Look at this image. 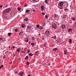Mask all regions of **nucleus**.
<instances>
[{
    "label": "nucleus",
    "instance_id": "obj_1",
    "mask_svg": "<svg viewBox=\"0 0 76 76\" xmlns=\"http://www.w3.org/2000/svg\"><path fill=\"white\" fill-rule=\"evenodd\" d=\"M2 12L3 14H6V13H12V10H11V9L10 8H8V9L5 10V11H3Z\"/></svg>",
    "mask_w": 76,
    "mask_h": 76
},
{
    "label": "nucleus",
    "instance_id": "obj_2",
    "mask_svg": "<svg viewBox=\"0 0 76 76\" xmlns=\"http://www.w3.org/2000/svg\"><path fill=\"white\" fill-rule=\"evenodd\" d=\"M45 2L47 4H48V5H49V4H51V1L50 0H45Z\"/></svg>",
    "mask_w": 76,
    "mask_h": 76
},
{
    "label": "nucleus",
    "instance_id": "obj_3",
    "mask_svg": "<svg viewBox=\"0 0 76 76\" xmlns=\"http://www.w3.org/2000/svg\"><path fill=\"white\" fill-rule=\"evenodd\" d=\"M64 4V3H63V2L62 1H61L60 2H59L58 3V6H60L61 7H63V5Z\"/></svg>",
    "mask_w": 76,
    "mask_h": 76
},
{
    "label": "nucleus",
    "instance_id": "obj_4",
    "mask_svg": "<svg viewBox=\"0 0 76 76\" xmlns=\"http://www.w3.org/2000/svg\"><path fill=\"white\" fill-rule=\"evenodd\" d=\"M50 32L48 30L46 31L45 33V35H50Z\"/></svg>",
    "mask_w": 76,
    "mask_h": 76
},
{
    "label": "nucleus",
    "instance_id": "obj_5",
    "mask_svg": "<svg viewBox=\"0 0 76 76\" xmlns=\"http://www.w3.org/2000/svg\"><path fill=\"white\" fill-rule=\"evenodd\" d=\"M52 27L53 29H56L57 28V25L56 24H53L52 26Z\"/></svg>",
    "mask_w": 76,
    "mask_h": 76
},
{
    "label": "nucleus",
    "instance_id": "obj_6",
    "mask_svg": "<svg viewBox=\"0 0 76 76\" xmlns=\"http://www.w3.org/2000/svg\"><path fill=\"white\" fill-rule=\"evenodd\" d=\"M63 7H64V8L67 7H68V4L67 3L64 4Z\"/></svg>",
    "mask_w": 76,
    "mask_h": 76
},
{
    "label": "nucleus",
    "instance_id": "obj_7",
    "mask_svg": "<svg viewBox=\"0 0 76 76\" xmlns=\"http://www.w3.org/2000/svg\"><path fill=\"white\" fill-rule=\"evenodd\" d=\"M40 7L41 10H45V8L43 5H42Z\"/></svg>",
    "mask_w": 76,
    "mask_h": 76
},
{
    "label": "nucleus",
    "instance_id": "obj_8",
    "mask_svg": "<svg viewBox=\"0 0 76 76\" xmlns=\"http://www.w3.org/2000/svg\"><path fill=\"white\" fill-rule=\"evenodd\" d=\"M23 73H24V72H20L18 73V76H22L23 75Z\"/></svg>",
    "mask_w": 76,
    "mask_h": 76
},
{
    "label": "nucleus",
    "instance_id": "obj_9",
    "mask_svg": "<svg viewBox=\"0 0 76 76\" xmlns=\"http://www.w3.org/2000/svg\"><path fill=\"white\" fill-rule=\"evenodd\" d=\"M32 11V9H29L28 10H26L25 13H29L30 12H31Z\"/></svg>",
    "mask_w": 76,
    "mask_h": 76
},
{
    "label": "nucleus",
    "instance_id": "obj_10",
    "mask_svg": "<svg viewBox=\"0 0 76 76\" xmlns=\"http://www.w3.org/2000/svg\"><path fill=\"white\" fill-rule=\"evenodd\" d=\"M31 28L32 26L30 25H29L27 26L26 29H31Z\"/></svg>",
    "mask_w": 76,
    "mask_h": 76
},
{
    "label": "nucleus",
    "instance_id": "obj_11",
    "mask_svg": "<svg viewBox=\"0 0 76 76\" xmlns=\"http://www.w3.org/2000/svg\"><path fill=\"white\" fill-rule=\"evenodd\" d=\"M44 47H45V48H46V47H47V42H45L44 43Z\"/></svg>",
    "mask_w": 76,
    "mask_h": 76
},
{
    "label": "nucleus",
    "instance_id": "obj_12",
    "mask_svg": "<svg viewBox=\"0 0 76 76\" xmlns=\"http://www.w3.org/2000/svg\"><path fill=\"white\" fill-rule=\"evenodd\" d=\"M65 27H66V25L64 24H63L61 26V28L62 29H64Z\"/></svg>",
    "mask_w": 76,
    "mask_h": 76
},
{
    "label": "nucleus",
    "instance_id": "obj_13",
    "mask_svg": "<svg viewBox=\"0 0 76 76\" xmlns=\"http://www.w3.org/2000/svg\"><path fill=\"white\" fill-rule=\"evenodd\" d=\"M68 32H71L72 31V29L71 28H70L68 29Z\"/></svg>",
    "mask_w": 76,
    "mask_h": 76
},
{
    "label": "nucleus",
    "instance_id": "obj_14",
    "mask_svg": "<svg viewBox=\"0 0 76 76\" xmlns=\"http://www.w3.org/2000/svg\"><path fill=\"white\" fill-rule=\"evenodd\" d=\"M21 26L23 28L26 26V25L25 24H23L21 25Z\"/></svg>",
    "mask_w": 76,
    "mask_h": 76
},
{
    "label": "nucleus",
    "instance_id": "obj_15",
    "mask_svg": "<svg viewBox=\"0 0 76 76\" xmlns=\"http://www.w3.org/2000/svg\"><path fill=\"white\" fill-rule=\"evenodd\" d=\"M71 20H73V21H75V20H76V18L74 17H72L71 18Z\"/></svg>",
    "mask_w": 76,
    "mask_h": 76
},
{
    "label": "nucleus",
    "instance_id": "obj_16",
    "mask_svg": "<svg viewBox=\"0 0 76 76\" xmlns=\"http://www.w3.org/2000/svg\"><path fill=\"white\" fill-rule=\"evenodd\" d=\"M58 49L57 48H53V51H56L58 50Z\"/></svg>",
    "mask_w": 76,
    "mask_h": 76
},
{
    "label": "nucleus",
    "instance_id": "obj_17",
    "mask_svg": "<svg viewBox=\"0 0 76 76\" xmlns=\"http://www.w3.org/2000/svg\"><path fill=\"white\" fill-rule=\"evenodd\" d=\"M23 20L25 22H26V21L28 20V18H26L25 19H24Z\"/></svg>",
    "mask_w": 76,
    "mask_h": 76
},
{
    "label": "nucleus",
    "instance_id": "obj_18",
    "mask_svg": "<svg viewBox=\"0 0 76 76\" xmlns=\"http://www.w3.org/2000/svg\"><path fill=\"white\" fill-rule=\"evenodd\" d=\"M14 31V32H18L19 31V29H15Z\"/></svg>",
    "mask_w": 76,
    "mask_h": 76
},
{
    "label": "nucleus",
    "instance_id": "obj_19",
    "mask_svg": "<svg viewBox=\"0 0 76 76\" xmlns=\"http://www.w3.org/2000/svg\"><path fill=\"white\" fill-rule=\"evenodd\" d=\"M43 27L42 26H40L39 29H40V30H42V29H43Z\"/></svg>",
    "mask_w": 76,
    "mask_h": 76
},
{
    "label": "nucleus",
    "instance_id": "obj_20",
    "mask_svg": "<svg viewBox=\"0 0 76 76\" xmlns=\"http://www.w3.org/2000/svg\"><path fill=\"white\" fill-rule=\"evenodd\" d=\"M31 39L32 40H35V37L33 36H31Z\"/></svg>",
    "mask_w": 76,
    "mask_h": 76
},
{
    "label": "nucleus",
    "instance_id": "obj_21",
    "mask_svg": "<svg viewBox=\"0 0 76 76\" xmlns=\"http://www.w3.org/2000/svg\"><path fill=\"white\" fill-rule=\"evenodd\" d=\"M23 34V31H21L18 34L19 35L20 34Z\"/></svg>",
    "mask_w": 76,
    "mask_h": 76
},
{
    "label": "nucleus",
    "instance_id": "obj_22",
    "mask_svg": "<svg viewBox=\"0 0 76 76\" xmlns=\"http://www.w3.org/2000/svg\"><path fill=\"white\" fill-rule=\"evenodd\" d=\"M28 58L29 57H28V56H27L25 58V59L26 60H28Z\"/></svg>",
    "mask_w": 76,
    "mask_h": 76
},
{
    "label": "nucleus",
    "instance_id": "obj_23",
    "mask_svg": "<svg viewBox=\"0 0 76 76\" xmlns=\"http://www.w3.org/2000/svg\"><path fill=\"white\" fill-rule=\"evenodd\" d=\"M45 19H47V18H48V17H49V15H45Z\"/></svg>",
    "mask_w": 76,
    "mask_h": 76
},
{
    "label": "nucleus",
    "instance_id": "obj_24",
    "mask_svg": "<svg viewBox=\"0 0 76 76\" xmlns=\"http://www.w3.org/2000/svg\"><path fill=\"white\" fill-rule=\"evenodd\" d=\"M67 50H64V54H67Z\"/></svg>",
    "mask_w": 76,
    "mask_h": 76
},
{
    "label": "nucleus",
    "instance_id": "obj_25",
    "mask_svg": "<svg viewBox=\"0 0 76 76\" xmlns=\"http://www.w3.org/2000/svg\"><path fill=\"white\" fill-rule=\"evenodd\" d=\"M52 38H54V39H56V36H52Z\"/></svg>",
    "mask_w": 76,
    "mask_h": 76
},
{
    "label": "nucleus",
    "instance_id": "obj_26",
    "mask_svg": "<svg viewBox=\"0 0 76 76\" xmlns=\"http://www.w3.org/2000/svg\"><path fill=\"white\" fill-rule=\"evenodd\" d=\"M28 55L30 56H33V55H34L33 54H32V53H30Z\"/></svg>",
    "mask_w": 76,
    "mask_h": 76
},
{
    "label": "nucleus",
    "instance_id": "obj_27",
    "mask_svg": "<svg viewBox=\"0 0 76 76\" xmlns=\"http://www.w3.org/2000/svg\"><path fill=\"white\" fill-rule=\"evenodd\" d=\"M11 34H12L11 33H9L8 34V37H10V36L11 35Z\"/></svg>",
    "mask_w": 76,
    "mask_h": 76
},
{
    "label": "nucleus",
    "instance_id": "obj_28",
    "mask_svg": "<svg viewBox=\"0 0 76 76\" xmlns=\"http://www.w3.org/2000/svg\"><path fill=\"white\" fill-rule=\"evenodd\" d=\"M4 6L5 7H7L8 6V4H5L4 5Z\"/></svg>",
    "mask_w": 76,
    "mask_h": 76
},
{
    "label": "nucleus",
    "instance_id": "obj_29",
    "mask_svg": "<svg viewBox=\"0 0 76 76\" xmlns=\"http://www.w3.org/2000/svg\"><path fill=\"white\" fill-rule=\"evenodd\" d=\"M17 9H18V10L20 11L21 10V7H18L17 8Z\"/></svg>",
    "mask_w": 76,
    "mask_h": 76
},
{
    "label": "nucleus",
    "instance_id": "obj_30",
    "mask_svg": "<svg viewBox=\"0 0 76 76\" xmlns=\"http://www.w3.org/2000/svg\"><path fill=\"white\" fill-rule=\"evenodd\" d=\"M28 38H27L25 40V42H28Z\"/></svg>",
    "mask_w": 76,
    "mask_h": 76
},
{
    "label": "nucleus",
    "instance_id": "obj_31",
    "mask_svg": "<svg viewBox=\"0 0 76 76\" xmlns=\"http://www.w3.org/2000/svg\"><path fill=\"white\" fill-rule=\"evenodd\" d=\"M72 39H70L69 40V43H72Z\"/></svg>",
    "mask_w": 76,
    "mask_h": 76
},
{
    "label": "nucleus",
    "instance_id": "obj_32",
    "mask_svg": "<svg viewBox=\"0 0 76 76\" xmlns=\"http://www.w3.org/2000/svg\"><path fill=\"white\" fill-rule=\"evenodd\" d=\"M63 18L64 19H66V15H64Z\"/></svg>",
    "mask_w": 76,
    "mask_h": 76
},
{
    "label": "nucleus",
    "instance_id": "obj_33",
    "mask_svg": "<svg viewBox=\"0 0 76 76\" xmlns=\"http://www.w3.org/2000/svg\"><path fill=\"white\" fill-rule=\"evenodd\" d=\"M40 26H39V25H36V27H37V28H39Z\"/></svg>",
    "mask_w": 76,
    "mask_h": 76
},
{
    "label": "nucleus",
    "instance_id": "obj_34",
    "mask_svg": "<svg viewBox=\"0 0 76 76\" xmlns=\"http://www.w3.org/2000/svg\"><path fill=\"white\" fill-rule=\"evenodd\" d=\"M17 51L18 52H19L20 51V48H18L17 49Z\"/></svg>",
    "mask_w": 76,
    "mask_h": 76
},
{
    "label": "nucleus",
    "instance_id": "obj_35",
    "mask_svg": "<svg viewBox=\"0 0 76 76\" xmlns=\"http://www.w3.org/2000/svg\"><path fill=\"white\" fill-rule=\"evenodd\" d=\"M42 26H44L45 25V23H44L42 24Z\"/></svg>",
    "mask_w": 76,
    "mask_h": 76
},
{
    "label": "nucleus",
    "instance_id": "obj_36",
    "mask_svg": "<svg viewBox=\"0 0 76 76\" xmlns=\"http://www.w3.org/2000/svg\"><path fill=\"white\" fill-rule=\"evenodd\" d=\"M21 53H25V50H22Z\"/></svg>",
    "mask_w": 76,
    "mask_h": 76
},
{
    "label": "nucleus",
    "instance_id": "obj_37",
    "mask_svg": "<svg viewBox=\"0 0 76 76\" xmlns=\"http://www.w3.org/2000/svg\"><path fill=\"white\" fill-rule=\"evenodd\" d=\"M27 63H26V64L27 65H29V62H26Z\"/></svg>",
    "mask_w": 76,
    "mask_h": 76
},
{
    "label": "nucleus",
    "instance_id": "obj_38",
    "mask_svg": "<svg viewBox=\"0 0 76 76\" xmlns=\"http://www.w3.org/2000/svg\"><path fill=\"white\" fill-rule=\"evenodd\" d=\"M31 11H35V10L34 9V8H33L31 10Z\"/></svg>",
    "mask_w": 76,
    "mask_h": 76
},
{
    "label": "nucleus",
    "instance_id": "obj_39",
    "mask_svg": "<svg viewBox=\"0 0 76 76\" xmlns=\"http://www.w3.org/2000/svg\"><path fill=\"white\" fill-rule=\"evenodd\" d=\"M31 45L32 46H34V45H35L34 44V42L32 43L31 44Z\"/></svg>",
    "mask_w": 76,
    "mask_h": 76
},
{
    "label": "nucleus",
    "instance_id": "obj_40",
    "mask_svg": "<svg viewBox=\"0 0 76 76\" xmlns=\"http://www.w3.org/2000/svg\"><path fill=\"white\" fill-rule=\"evenodd\" d=\"M57 16H58V15H57V14H55V16H54V17L55 18H56V17H57Z\"/></svg>",
    "mask_w": 76,
    "mask_h": 76
},
{
    "label": "nucleus",
    "instance_id": "obj_41",
    "mask_svg": "<svg viewBox=\"0 0 76 76\" xmlns=\"http://www.w3.org/2000/svg\"><path fill=\"white\" fill-rule=\"evenodd\" d=\"M38 51H37L35 52V55H37V54H38Z\"/></svg>",
    "mask_w": 76,
    "mask_h": 76
},
{
    "label": "nucleus",
    "instance_id": "obj_42",
    "mask_svg": "<svg viewBox=\"0 0 76 76\" xmlns=\"http://www.w3.org/2000/svg\"><path fill=\"white\" fill-rule=\"evenodd\" d=\"M3 67V65H2L1 66H0V69H1V68H2Z\"/></svg>",
    "mask_w": 76,
    "mask_h": 76
},
{
    "label": "nucleus",
    "instance_id": "obj_43",
    "mask_svg": "<svg viewBox=\"0 0 76 76\" xmlns=\"http://www.w3.org/2000/svg\"><path fill=\"white\" fill-rule=\"evenodd\" d=\"M8 53H9V51H7L5 52V54H8Z\"/></svg>",
    "mask_w": 76,
    "mask_h": 76
},
{
    "label": "nucleus",
    "instance_id": "obj_44",
    "mask_svg": "<svg viewBox=\"0 0 76 76\" xmlns=\"http://www.w3.org/2000/svg\"><path fill=\"white\" fill-rule=\"evenodd\" d=\"M11 46L12 47V49H14V48H15V46L12 45Z\"/></svg>",
    "mask_w": 76,
    "mask_h": 76
},
{
    "label": "nucleus",
    "instance_id": "obj_45",
    "mask_svg": "<svg viewBox=\"0 0 76 76\" xmlns=\"http://www.w3.org/2000/svg\"><path fill=\"white\" fill-rule=\"evenodd\" d=\"M56 24L57 25H58V26H59V25H60V23L58 22H56Z\"/></svg>",
    "mask_w": 76,
    "mask_h": 76
},
{
    "label": "nucleus",
    "instance_id": "obj_46",
    "mask_svg": "<svg viewBox=\"0 0 76 76\" xmlns=\"http://www.w3.org/2000/svg\"><path fill=\"white\" fill-rule=\"evenodd\" d=\"M18 60H19V61H21V58H18Z\"/></svg>",
    "mask_w": 76,
    "mask_h": 76
},
{
    "label": "nucleus",
    "instance_id": "obj_47",
    "mask_svg": "<svg viewBox=\"0 0 76 76\" xmlns=\"http://www.w3.org/2000/svg\"><path fill=\"white\" fill-rule=\"evenodd\" d=\"M15 74H16H16H17V73H18V71H15Z\"/></svg>",
    "mask_w": 76,
    "mask_h": 76
},
{
    "label": "nucleus",
    "instance_id": "obj_48",
    "mask_svg": "<svg viewBox=\"0 0 76 76\" xmlns=\"http://www.w3.org/2000/svg\"><path fill=\"white\" fill-rule=\"evenodd\" d=\"M27 6H28V5L27 4H26L24 5V7H27Z\"/></svg>",
    "mask_w": 76,
    "mask_h": 76
},
{
    "label": "nucleus",
    "instance_id": "obj_49",
    "mask_svg": "<svg viewBox=\"0 0 76 76\" xmlns=\"http://www.w3.org/2000/svg\"><path fill=\"white\" fill-rule=\"evenodd\" d=\"M29 50H27V54H29Z\"/></svg>",
    "mask_w": 76,
    "mask_h": 76
},
{
    "label": "nucleus",
    "instance_id": "obj_50",
    "mask_svg": "<svg viewBox=\"0 0 76 76\" xmlns=\"http://www.w3.org/2000/svg\"><path fill=\"white\" fill-rule=\"evenodd\" d=\"M42 15H45V13H44V12H42Z\"/></svg>",
    "mask_w": 76,
    "mask_h": 76
},
{
    "label": "nucleus",
    "instance_id": "obj_51",
    "mask_svg": "<svg viewBox=\"0 0 76 76\" xmlns=\"http://www.w3.org/2000/svg\"><path fill=\"white\" fill-rule=\"evenodd\" d=\"M6 58V56H3V59L4 60V58Z\"/></svg>",
    "mask_w": 76,
    "mask_h": 76
},
{
    "label": "nucleus",
    "instance_id": "obj_52",
    "mask_svg": "<svg viewBox=\"0 0 76 76\" xmlns=\"http://www.w3.org/2000/svg\"><path fill=\"white\" fill-rule=\"evenodd\" d=\"M56 43H58V41L57 40H56Z\"/></svg>",
    "mask_w": 76,
    "mask_h": 76
},
{
    "label": "nucleus",
    "instance_id": "obj_53",
    "mask_svg": "<svg viewBox=\"0 0 76 76\" xmlns=\"http://www.w3.org/2000/svg\"><path fill=\"white\" fill-rule=\"evenodd\" d=\"M64 11H67V9L66 8L64 9Z\"/></svg>",
    "mask_w": 76,
    "mask_h": 76
},
{
    "label": "nucleus",
    "instance_id": "obj_54",
    "mask_svg": "<svg viewBox=\"0 0 76 76\" xmlns=\"http://www.w3.org/2000/svg\"><path fill=\"white\" fill-rule=\"evenodd\" d=\"M19 17H20V15H18L17 18H19Z\"/></svg>",
    "mask_w": 76,
    "mask_h": 76
},
{
    "label": "nucleus",
    "instance_id": "obj_55",
    "mask_svg": "<svg viewBox=\"0 0 76 76\" xmlns=\"http://www.w3.org/2000/svg\"><path fill=\"white\" fill-rule=\"evenodd\" d=\"M12 64V61H11V62L9 63V64Z\"/></svg>",
    "mask_w": 76,
    "mask_h": 76
},
{
    "label": "nucleus",
    "instance_id": "obj_56",
    "mask_svg": "<svg viewBox=\"0 0 76 76\" xmlns=\"http://www.w3.org/2000/svg\"><path fill=\"white\" fill-rule=\"evenodd\" d=\"M13 57H15V53L13 54Z\"/></svg>",
    "mask_w": 76,
    "mask_h": 76
},
{
    "label": "nucleus",
    "instance_id": "obj_57",
    "mask_svg": "<svg viewBox=\"0 0 76 76\" xmlns=\"http://www.w3.org/2000/svg\"><path fill=\"white\" fill-rule=\"evenodd\" d=\"M13 14H12V13H10V15L12 16V15H13Z\"/></svg>",
    "mask_w": 76,
    "mask_h": 76
},
{
    "label": "nucleus",
    "instance_id": "obj_58",
    "mask_svg": "<svg viewBox=\"0 0 76 76\" xmlns=\"http://www.w3.org/2000/svg\"><path fill=\"white\" fill-rule=\"evenodd\" d=\"M74 26H76V23H75L74 24Z\"/></svg>",
    "mask_w": 76,
    "mask_h": 76
},
{
    "label": "nucleus",
    "instance_id": "obj_59",
    "mask_svg": "<svg viewBox=\"0 0 76 76\" xmlns=\"http://www.w3.org/2000/svg\"><path fill=\"white\" fill-rule=\"evenodd\" d=\"M3 39V38H0V40H2Z\"/></svg>",
    "mask_w": 76,
    "mask_h": 76
},
{
    "label": "nucleus",
    "instance_id": "obj_60",
    "mask_svg": "<svg viewBox=\"0 0 76 76\" xmlns=\"http://www.w3.org/2000/svg\"><path fill=\"white\" fill-rule=\"evenodd\" d=\"M3 7V6L2 5H0V8H1V7Z\"/></svg>",
    "mask_w": 76,
    "mask_h": 76
},
{
    "label": "nucleus",
    "instance_id": "obj_61",
    "mask_svg": "<svg viewBox=\"0 0 76 76\" xmlns=\"http://www.w3.org/2000/svg\"><path fill=\"white\" fill-rule=\"evenodd\" d=\"M32 1H36V0H31Z\"/></svg>",
    "mask_w": 76,
    "mask_h": 76
},
{
    "label": "nucleus",
    "instance_id": "obj_62",
    "mask_svg": "<svg viewBox=\"0 0 76 76\" xmlns=\"http://www.w3.org/2000/svg\"><path fill=\"white\" fill-rule=\"evenodd\" d=\"M38 35H39V36H40V35H41V34H38Z\"/></svg>",
    "mask_w": 76,
    "mask_h": 76
},
{
    "label": "nucleus",
    "instance_id": "obj_63",
    "mask_svg": "<svg viewBox=\"0 0 76 76\" xmlns=\"http://www.w3.org/2000/svg\"><path fill=\"white\" fill-rule=\"evenodd\" d=\"M30 42H30V41H29V44H31V43H30Z\"/></svg>",
    "mask_w": 76,
    "mask_h": 76
},
{
    "label": "nucleus",
    "instance_id": "obj_64",
    "mask_svg": "<svg viewBox=\"0 0 76 76\" xmlns=\"http://www.w3.org/2000/svg\"><path fill=\"white\" fill-rule=\"evenodd\" d=\"M28 76H31V75H28Z\"/></svg>",
    "mask_w": 76,
    "mask_h": 76
}]
</instances>
